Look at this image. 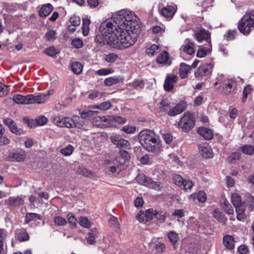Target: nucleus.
I'll return each instance as SVG.
<instances>
[{
  "mask_svg": "<svg viewBox=\"0 0 254 254\" xmlns=\"http://www.w3.org/2000/svg\"><path fill=\"white\" fill-rule=\"evenodd\" d=\"M194 45V44L190 42L189 39H188V41L187 44L184 46H182L183 49V51L190 55H191L194 53V50L193 48V46Z\"/></svg>",
  "mask_w": 254,
  "mask_h": 254,
  "instance_id": "cd10ccee",
  "label": "nucleus"
},
{
  "mask_svg": "<svg viewBox=\"0 0 254 254\" xmlns=\"http://www.w3.org/2000/svg\"><path fill=\"white\" fill-rule=\"evenodd\" d=\"M41 217L40 215L35 213H27L25 215V223L28 224L31 221H36L40 220Z\"/></svg>",
  "mask_w": 254,
  "mask_h": 254,
  "instance_id": "7c9ffc66",
  "label": "nucleus"
},
{
  "mask_svg": "<svg viewBox=\"0 0 254 254\" xmlns=\"http://www.w3.org/2000/svg\"><path fill=\"white\" fill-rule=\"evenodd\" d=\"M118 56L115 54H110L106 56V61L109 63H114L116 61Z\"/></svg>",
  "mask_w": 254,
  "mask_h": 254,
  "instance_id": "774afa93",
  "label": "nucleus"
},
{
  "mask_svg": "<svg viewBox=\"0 0 254 254\" xmlns=\"http://www.w3.org/2000/svg\"><path fill=\"white\" fill-rule=\"evenodd\" d=\"M173 180L176 185L182 187L185 180L180 175H175L173 177Z\"/></svg>",
  "mask_w": 254,
  "mask_h": 254,
  "instance_id": "8fccbe9b",
  "label": "nucleus"
},
{
  "mask_svg": "<svg viewBox=\"0 0 254 254\" xmlns=\"http://www.w3.org/2000/svg\"><path fill=\"white\" fill-rule=\"evenodd\" d=\"M109 222L110 224L114 227L118 228L119 227L118 219L115 216H111L109 218Z\"/></svg>",
  "mask_w": 254,
  "mask_h": 254,
  "instance_id": "052dcab7",
  "label": "nucleus"
},
{
  "mask_svg": "<svg viewBox=\"0 0 254 254\" xmlns=\"http://www.w3.org/2000/svg\"><path fill=\"white\" fill-rule=\"evenodd\" d=\"M199 150L201 156L205 158H210L212 157V152L211 148L207 145H200Z\"/></svg>",
  "mask_w": 254,
  "mask_h": 254,
  "instance_id": "6ab92c4d",
  "label": "nucleus"
},
{
  "mask_svg": "<svg viewBox=\"0 0 254 254\" xmlns=\"http://www.w3.org/2000/svg\"><path fill=\"white\" fill-rule=\"evenodd\" d=\"M56 32L54 30H50L46 33V37L48 40H55L56 38Z\"/></svg>",
  "mask_w": 254,
  "mask_h": 254,
  "instance_id": "338daca9",
  "label": "nucleus"
},
{
  "mask_svg": "<svg viewBox=\"0 0 254 254\" xmlns=\"http://www.w3.org/2000/svg\"><path fill=\"white\" fill-rule=\"evenodd\" d=\"M242 152L247 155L254 154V146L252 145H245L242 147Z\"/></svg>",
  "mask_w": 254,
  "mask_h": 254,
  "instance_id": "f704fd0d",
  "label": "nucleus"
},
{
  "mask_svg": "<svg viewBox=\"0 0 254 254\" xmlns=\"http://www.w3.org/2000/svg\"><path fill=\"white\" fill-rule=\"evenodd\" d=\"M169 107V103L165 100H163L160 103L159 109L161 112L166 111Z\"/></svg>",
  "mask_w": 254,
  "mask_h": 254,
  "instance_id": "603ef678",
  "label": "nucleus"
},
{
  "mask_svg": "<svg viewBox=\"0 0 254 254\" xmlns=\"http://www.w3.org/2000/svg\"><path fill=\"white\" fill-rule=\"evenodd\" d=\"M108 117V116L94 117L93 119V125L97 127L103 126L109 127L108 120H107Z\"/></svg>",
  "mask_w": 254,
  "mask_h": 254,
  "instance_id": "dca6fc26",
  "label": "nucleus"
},
{
  "mask_svg": "<svg viewBox=\"0 0 254 254\" xmlns=\"http://www.w3.org/2000/svg\"><path fill=\"white\" fill-rule=\"evenodd\" d=\"M6 203L7 204L11 207H16L18 206L21 205H23L24 203L23 199L20 196H16V197H9L6 200Z\"/></svg>",
  "mask_w": 254,
  "mask_h": 254,
  "instance_id": "ddd939ff",
  "label": "nucleus"
},
{
  "mask_svg": "<svg viewBox=\"0 0 254 254\" xmlns=\"http://www.w3.org/2000/svg\"><path fill=\"white\" fill-rule=\"evenodd\" d=\"M9 157L12 159V161H16L17 162H20L24 160L25 159L24 154L18 151L11 152Z\"/></svg>",
  "mask_w": 254,
  "mask_h": 254,
  "instance_id": "a878e982",
  "label": "nucleus"
},
{
  "mask_svg": "<svg viewBox=\"0 0 254 254\" xmlns=\"http://www.w3.org/2000/svg\"><path fill=\"white\" fill-rule=\"evenodd\" d=\"M16 238L20 242L28 241L29 236L25 229H18L16 231Z\"/></svg>",
  "mask_w": 254,
  "mask_h": 254,
  "instance_id": "4be33fe9",
  "label": "nucleus"
},
{
  "mask_svg": "<svg viewBox=\"0 0 254 254\" xmlns=\"http://www.w3.org/2000/svg\"><path fill=\"white\" fill-rule=\"evenodd\" d=\"M122 130L127 133H133L136 130V127L134 126H125L123 127Z\"/></svg>",
  "mask_w": 254,
  "mask_h": 254,
  "instance_id": "09e8293b",
  "label": "nucleus"
},
{
  "mask_svg": "<svg viewBox=\"0 0 254 254\" xmlns=\"http://www.w3.org/2000/svg\"><path fill=\"white\" fill-rule=\"evenodd\" d=\"M136 28L133 29L116 27L111 22H104L100 28L103 42L116 47H118L120 43L124 48L129 47L135 43L138 33L141 30L139 25H136Z\"/></svg>",
  "mask_w": 254,
  "mask_h": 254,
  "instance_id": "f257e3e1",
  "label": "nucleus"
},
{
  "mask_svg": "<svg viewBox=\"0 0 254 254\" xmlns=\"http://www.w3.org/2000/svg\"><path fill=\"white\" fill-rule=\"evenodd\" d=\"M223 208L227 214L231 215L234 213L233 208L227 199L224 201Z\"/></svg>",
  "mask_w": 254,
  "mask_h": 254,
  "instance_id": "c9c22d12",
  "label": "nucleus"
},
{
  "mask_svg": "<svg viewBox=\"0 0 254 254\" xmlns=\"http://www.w3.org/2000/svg\"><path fill=\"white\" fill-rule=\"evenodd\" d=\"M107 120H108L109 127L115 126L116 123L123 124L126 122V119L120 116H108Z\"/></svg>",
  "mask_w": 254,
  "mask_h": 254,
  "instance_id": "a211bd4d",
  "label": "nucleus"
},
{
  "mask_svg": "<svg viewBox=\"0 0 254 254\" xmlns=\"http://www.w3.org/2000/svg\"><path fill=\"white\" fill-rule=\"evenodd\" d=\"M213 216L218 221L221 223H225L227 220L224 214L222 212H220L218 209H215L214 210Z\"/></svg>",
  "mask_w": 254,
  "mask_h": 254,
  "instance_id": "c756f323",
  "label": "nucleus"
},
{
  "mask_svg": "<svg viewBox=\"0 0 254 254\" xmlns=\"http://www.w3.org/2000/svg\"><path fill=\"white\" fill-rule=\"evenodd\" d=\"M248 198V199L247 200V202H244V204L246 203L251 210H253L254 209V197L252 195H250Z\"/></svg>",
  "mask_w": 254,
  "mask_h": 254,
  "instance_id": "6e6d98bb",
  "label": "nucleus"
},
{
  "mask_svg": "<svg viewBox=\"0 0 254 254\" xmlns=\"http://www.w3.org/2000/svg\"><path fill=\"white\" fill-rule=\"evenodd\" d=\"M104 93L99 92L98 91L94 90L90 92L88 95V98L91 99H94L96 97L101 98L103 96Z\"/></svg>",
  "mask_w": 254,
  "mask_h": 254,
  "instance_id": "5fc2aeb1",
  "label": "nucleus"
},
{
  "mask_svg": "<svg viewBox=\"0 0 254 254\" xmlns=\"http://www.w3.org/2000/svg\"><path fill=\"white\" fill-rule=\"evenodd\" d=\"M210 33L207 30L202 28L199 31L195 32L194 37L199 42L205 41L207 42L210 41Z\"/></svg>",
  "mask_w": 254,
  "mask_h": 254,
  "instance_id": "6e6552de",
  "label": "nucleus"
},
{
  "mask_svg": "<svg viewBox=\"0 0 254 254\" xmlns=\"http://www.w3.org/2000/svg\"><path fill=\"white\" fill-rule=\"evenodd\" d=\"M168 237L174 245L175 244L178 240V235L174 231L169 232L168 235Z\"/></svg>",
  "mask_w": 254,
  "mask_h": 254,
  "instance_id": "a18cd8bd",
  "label": "nucleus"
},
{
  "mask_svg": "<svg viewBox=\"0 0 254 254\" xmlns=\"http://www.w3.org/2000/svg\"><path fill=\"white\" fill-rule=\"evenodd\" d=\"M54 221L57 226H64L67 223L66 219L61 216H56Z\"/></svg>",
  "mask_w": 254,
  "mask_h": 254,
  "instance_id": "79ce46f5",
  "label": "nucleus"
},
{
  "mask_svg": "<svg viewBox=\"0 0 254 254\" xmlns=\"http://www.w3.org/2000/svg\"><path fill=\"white\" fill-rule=\"evenodd\" d=\"M47 119L44 116H41L36 119V122L38 126H43L47 124Z\"/></svg>",
  "mask_w": 254,
  "mask_h": 254,
  "instance_id": "e2e57ef3",
  "label": "nucleus"
},
{
  "mask_svg": "<svg viewBox=\"0 0 254 254\" xmlns=\"http://www.w3.org/2000/svg\"><path fill=\"white\" fill-rule=\"evenodd\" d=\"M73 150L74 148L73 146L69 144L64 148L62 149L60 152L64 156H67L70 155L72 153Z\"/></svg>",
  "mask_w": 254,
  "mask_h": 254,
  "instance_id": "58836bf2",
  "label": "nucleus"
},
{
  "mask_svg": "<svg viewBox=\"0 0 254 254\" xmlns=\"http://www.w3.org/2000/svg\"><path fill=\"white\" fill-rule=\"evenodd\" d=\"M83 69L82 64L77 62H74L71 64V70L76 74H80Z\"/></svg>",
  "mask_w": 254,
  "mask_h": 254,
  "instance_id": "2f4dec72",
  "label": "nucleus"
},
{
  "mask_svg": "<svg viewBox=\"0 0 254 254\" xmlns=\"http://www.w3.org/2000/svg\"><path fill=\"white\" fill-rule=\"evenodd\" d=\"M237 33L236 30H229L226 35H224V37L227 40H232L235 38V36Z\"/></svg>",
  "mask_w": 254,
  "mask_h": 254,
  "instance_id": "3c124183",
  "label": "nucleus"
},
{
  "mask_svg": "<svg viewBox=\"0 0 254 254\" xmlns=\"http://www.w3.org/2000/svg\"><path fill=\"white\" fill-rule=\"evenodd\" d=\"M3 124L8 127L10 131L11 129L14 127V125L16 124L15 122L10 118H6L3 120Z\"/></svg>",
  "mask_w": 254,
  "mask_h": 254,
  "instance_id": "37998d69",
  "label": "nucleus"
},
{
  "mask_svg": "<svg viewBox=\"0 0 254 254\" xmlns=\"http://www.w3.org/2000/svg\"><path fill=\"white\" fill-rule=\"evenodd\" d=\"M64 117L62 116H54L52 117V122L56 126L59 127H63Z\"/></svg>",
  "mask_w": 254,
  "mask_h": 254,
  "instance_id": "ea45409f",
  "label": "nucleus"
},
{
  "mask_svg": "<svg viewBox=\"0 0 254 254\" xmlns=\"http://www.w3.org/2000/svg\"><path fill=\"white\" fill-rule=\"evenodd\" d=\"M79 224L86 228H88L90 227L91 223L88 219L86 217L81 216L79 219Z\"/></svg>",
  "mask_w": 254,
  "mask_h": 254,
  "instance_id": "a19ab883",
  "label": "nucleus"
},
{
  "mask_svg": "<svg viewBox=\"0 0 254 254\" xmlns=\"http://www.w3.org/2000/svg\"><path fill=\"white\" fill-rule=\"evenodd\" d=\"M212 66L211 64H205L198 67L194 74L196 77L203 76L211 73Z\"/></svg>",
  "mask_w": 254,
  "mask_h": 254,
  "instance_id": "9d476101",
  "label": "nucleus"
},
{
  "mask_svg": "<svg viewBox=\"0 0 254 254\" xmlns=\"http://www.w3.org/2000/svg\"><path fill=\"white\" fill-rule=\"evenodd\" d=\"M252 90L253 88L251 85H248L244 88L242 98L243 102H245L247 100L248 95L252 92Z\"/></svg>",
  "mask_w": 254,
  "mask_h": 254,
  "instance_id": "49530a36",
  "label": "nucleus"
},
{
  "mask_svg": "<svg viewBox=\"0 0 254 254\" xmlns=\"http://www.w3.org/2000/svg\"><path fill=\"white\" fill-rule=\"evenodd\" d=\"M191 69V67L185 63H181L180 65V75L182 78H186L188 76V73Z\"/></svg>",
  "mask_w": 254,
  "mask_h": 254,
  "instance_id": "393cba45",
  "label": "nucleus"
},
{
  "mask_svg": "<svg viewBox=\"0 0 254 254\" xmlns=\"http://www.w3.org/2000/svg\"><path fill=\"white\" fill-rule=\"evenodd\" d=\"M234 238L231 235H226L223 238V244L227 249L231 250L235 247Z\"/></svg>",
  "mask_w": 254,
  "mask_h": 254,
  "instance_id": "aec40b11",
  "label": "nucleus"
},
{
  "mask_svg": "<svg viewBox=\"0 0 254 254\" xmlns=\"http://www.w3.org/2000/svg\"><path fill=\"white\" fill-rule=\"evenodd\" d=\"M112 143L118 148H128L129 142L126 139L123 138L119 134L113 133L110 137Z\"/></svg>",
  "mask_w": 254,
  "mask_h": 254,
  "instance_id": "0eeeda50",
  "label": "nucleus"
},
{
  "mask_svg": "<svg viewBox=\"0 0 254 254\" xmlns=\"http://www.w3.org/2000/svg\"><path fill=\"white\" fill-rule=\"evenodd\" d=\"M98 235V231L96 228L91 229L88 233V236L86 238L87 242L90 245L96 243V238Z\"/></svg>",
  "mask_w": 254,
  "mask_h": 254,
  "instance_id": "b1692460",
  "label": "nucleus"
},
{
  "mask_svg": "<svg viewBox=\"0 0 254 254\" xmlns=\"http://www.w3.org/2000/svg\"><path fill=\"white\" fill-rule=\"evenodd\" d=\"M238 27L243 34H250L254 30V11L247 12L239 21Z\"/></svg>",
  "mask_w": 254,
  "mask_h": 254,
  "instance_id": "20e7f679",
  "label": "nucleus"
},
{
  "mask_svg": "<svg viewBox=\"0 0 254 254\" xmlns=\"http://www.w3.org/2000/svg\"><path fill=\"white\" fill-rule=\"evenodd\" d=\"M178 78V76L175 74H168L164 82V89L168 92L171 91L174 88V83L177 82Z\"/></svg>",
  "mask_w": 254,
  "mask_h": 254,
  "instance_id": "1a4fd4ad",
  "label": "nucleus"
},
{
  "mask_svg": "<svg viewBox=\"0 0 254 254\" xmlns=\"http://www.w3.org/2000/svg\"><path fill=\"white\" fill-rule=\"evenodd\" d=\"M136 179L137 181L142 185L156 190L160 189V183L153 181L151 178L143 174L138 175Z\"/></svg>",
  "mask_w": 254,
  "mask_h": 254,
  "instance_id": "423d86ee",
  "label": "nucleus"
},
{
  "mask_svg": "<svg viewBox=\"0 0 254 254\" xmlns=\"http://www.w3.org/2000/svg\"><path fill=\"white\" fill-rule=\"evenodd\" d=\"M144 215L145 218L146 223L153 219L155 216L158 218V216H157L158 213L156 211H154L153 209L147 210L145 212H144Z\"/></svg>",
  "mask_w": 254,
  "mask_h": 254,
  "instance_id": "c85d7f7f",
  "label": "nucleus"
},
{
  "mask_svg": "<svg viewBox=\"0 0 254 254\" xmlns=\"http://www.w3.org/2000/svg\"><path fill=\"white\" fill-rule=\"evenodd\" d=\"M72 117L71 118L64 117L63 120V127L73 128Z\"/></svg>",
  "mask_w": 254,
  "mask_h": 254,
  "instance_id": "c03bdc74",
  "label": "nucleus"
},
{
  "mask_svg": "<svg viewBox=\"0 0 254 254\" xmlns=\"http://www.w3.org/2000/svg\"><path fill=\"white\" fill-rule=\"evenodd\" d=\"M73 127H76L79 129H85V121L81 117L78 116H72Z\"/></svg>",
  "mask_w": 254,
  "mask_h": 254,
  "instance_id": "412c9836",
  "label": "nucleus"
},
{
  "mask_svg": "<svg viewBox=\"0 0 254 254\" xmlns=\"http://www.w3.org/2000/svg\"><path fill=\"white\" fill-rule=\"evenodd\" d=\"M138 139L147 151L154 153L157 151L158 139L153 131L148 129L141 131L138 134Z\"/></svg>",
  "mask_w": 254,
  "mask_h": 254,
  "instance_id": "f03ea898",
  "label": "nucleus"
},
{
  "mask_svg": "<svg viewBox=\"0 0 254 254\" xmlns=\"http://www.w3.org/2000/svg\"><path fill=\"white\" fill-rule=\"evenodd\" d=\"M33 95L29 94L26 96H23L24 104H33Z\"/></svg>",
  "mask_w": 254,
  "mask_h": 254,
  "instance_id": "13d9d810",
  "label": "nucleus"
},
{
  "mask_svg": "<svg viewBox=\"0 0 254 254\" xmlns=\"http://www.w3.org/2000/svg\"><path fill=\"white\" fill-rule=\"evenodd\" d=\"M193 183L190 180H185L181 187H183V189L186 190H190L193 186Z\"/></svg>",
  "mask_w": 254,
  "mask_h": 254,
  "instance_id": "864d4df0",
  "label": "nucleus"
},
{
  "mask_svg": "<svg viewBox=\"0 0 254 254\" xmlns=\"http://www.w3.org/2000/svg\"><path fill=\"white\" fill-rule=\"evenodd\" d=\"M159 51V47L155 44H153L146 50V53L149 55L153 56L158 53Z\"/></svg>",
  "mask_w": 254,
  "mask_h": 254,
  "instance_id": "e433bc0d",
  "label": "nucleus"
},
{
  "mask_svg": "<svg viewBox=\"0 0 254 254\" xmlns=\"http://www.w3.org/2000/svg\"><path fill=\"white\" fill-rule=\"evenodd\" d=\"M232 202L235 207L243 205L242 203L241 196L237 193L232 195Z\"/></svg>",
  "mask_w": 254,
  "mask_h": 254,
  "instance_id": "72a5a7b5",
  "label": "nucleus"
},
{
  "mask_svg": "<svg viewBox=\"0 0 254 254\" xmlns=\"http://www.w3.org/2000/svg\"><path fill=\"white\" fill-rule=\"evenodd\" d=\"M53 7L50 4L47 3L44 4L39 10V15L41 17H46L51 13L53 10Z\"/></svg>",
  "mask_w": 254,
  "mask_h": 254,
  "instance_id": "5701e85b",
  "label": "nucleus"
},
{
  "mask_svg": "<svg viewBox=\"0 0 254 254\" xmlns=\"http://www.w3.org/2000/svg\"><path fill=\"white\" fill-rule=\"evenodd\" d=\"M197 132L206 140L211 139L213 136L212 130L206 127H199L197 130Z\"/></svg>",
  "mask_w": 254,
  "mask_h": 254,
  "instance_id": "4468645a",
  "label": "nucleus"
},
{
  "mask_svg": "<svg viewBox=\"0 0 254 254\" xmlns=\"http://www.w3.org/2000/svg\"><path fill=\"white\" fill-rule=\"evenodd\" d=\"M236 84V82L232 80L228 79L224 81L221 86L222 88V91L225 95L229 94L233 90V87Z\"/></svg>",
  "mask_w": 254,
  "mask_h": 254,
  "instance_id": "9b49d317",
  "label": "nucleus"
},
{
  "mask_svg": "<svg viewBox=\"0 0 254 254\" xmlns=\"http://www.w3.org/2000/svg\"><path fill=\"white\" fill-rule=\"evenodd\" d=\"M10 143V139L3 134L0 135V146H3L8 144Z\"/></svg>",
  "mask_w": 254,
  "mask_h": 254,
  "instance_id": "bf43d9fd",
  "label": "nucleus"
},
{
  "mask_svg": "<svg viewBox=\"0 0 254 254\" xmlns=\"http://www.w3.org/2000/svg\"><path fill=\"white\" fill-rule=\"evenodd\" d=\"M186 108V104L184 102L178 104L175 107L171 109L168 112V115L173 117L182 113Z\"/></svg>",
  "mask_w": 254,
  "mask_h": 254,
  "instance_id": "f8f14e48",
  "label": "nucleus"
},
{
  "mask_svg": "<svg viewBox=\"0 0 254 254\" xmlns=\"http://www.w3.org/2000/svg\"><path fill=\"white\" fill-rule=\"evenodd\" d=\"M121 81L120 76H114L106 78L104 80V84L108 86L119 83Z\"/></svg>",
  "mask_w": 254,
  "mask_h": 254,
  "instance_id": "bb28decb",
  "label": "nucleus"
},
{
  "mask_svg": "<svg viewBox=\"0 0 254 254\" xmlns=\"http://www.w3.org/2000/svg\"><path fill=\"white\" fill-rule=\"evenodd\" d=\"M10 131L12 133L15 134L16 135L24 134L25 133L22 128L18 127L16 124L14 125V127L11 129Z\"/></svg>",
  "mask_w": 254,
  "mask_h": 254,
  "instance_id": "de8ad7c7",
  "label": "nucleus"
},
{
  "mask_svg": "<svg viewBox=\"0 0 254 254\" xmlns=\"http://www.w3.org/2000/svg\"><path fill=\"white\" fill-rule=\"evenodd\" d=\"M23 122L29 127L32 128L35 127V123L33 119H29L28 118L25 117L23 118Z\"/></svg>",
  "mask_w": 254,
  "mask_h": 254,
  "instance_id": "4d7b16f0",
  "label": "nucleus"
},
{
  "mask_svg": "<svg viewBox=\"0 0 254 254\" xmlns=\"http://www.w3.org/2000/svg\"><path fill=\"white\" fill-rule=\"evenodd\" d=\"M195 119L193 116L189 112L185 113L178 123V127L185 132H189L194 126Z\"/></svg>",
  "mask_w": 254,
  "mask_h": 254,
  "instance_id": "39448f33",
  "label": "nucleus"
},
{
  "mask_svg": "<svg viewBox=\"0 0 254 254\" xmlns=\"http://www.w3.org/2000/svg\"><path fill=\"white\" fill-rule=\"evenodd\" d=\"M135 18L136 17L132 12L124 10H121L115 18V22L117 24L116 27L136 28L137 26L133 22V20H135Z\"/></svg>",
  "mask_w": 254,
  "mask_h": 254,
  "instance_id": "7ed1b4c3",
  "label": "nucleus"
},
{
  "mask_svg": "<svg viewBox=\"0 0 254 254\" xmlns=\"http://www.w3.org/2000/svg\"><path fill=\"white\" fill-rule=\"evenodd\" d=\"M157 62L163 64H171V61L169 59V54L166 51H162L157 58Z\"/></svg>",
  "mask_w": 254,
  "mask_h": 254,
  "instance_id": "f3484780",
  "label": "nucleus"
},
{
  "mask_svg": "<svg viewBox=\"0 0 254 254\" xmlns=\"http://www.w3.org/2000/svg\"><path fill=\"white\" fill-rule=\"evenodd\" d=\"M111 104L110 102H104L97 106V108L100 110H106L110 108Z\"/></svg>",
  "mask_w": 254,
  "mask_h": 254,
  "instance_id": "680f3d73",
  "label": "nucleus"
},
{
  "mask_svg": "<svg viewBox=\"0 0 254 254\" xmlns=\"http://www.w3.org/2000/svg\"><path fill=\"white\" fill-rule=\"evenodd\" d=\"M48 99V95L46 94H40L38 95H33V103L41 104L44 103Z\"/></svg>",
  "mask_w": 254,
  "mask_h": 254,
  "instance_id": "473e14b6",
  "label": "nucleus"
},
{
  "mask_svg": "<svg viewBox=\"0 0 254 254\" xmlns=\"http://www.w3.org/2000/svg\"><path fill=\"white\" fill-rule=\"evenodd\" d=\"M43 53L51 57H55L58 54L57 50L54 47H50L46 48L43 51Z\"/></svg>",
  "mask_w": 254,
  "mask_h": 254,
  "instance_id": "4c0bfd02",
  "label": "nucleus"
},
{
  "mask_svg": "<svg viewBox=\"0 0 254 254\" xmlns=\"http://www.w3.org/2000/svg\"><path fill=\"white\" fill-rule=\"evenodd\" d=\"M209 50L207 48H201L199 49L196 54V56L199 58H203L208 53Z\"/></svg>",
  "mask_w": 254,
  "mask_h": 254,
  "instance_id": "0e129e2a",
  "label": "nucleus"
},
{
  "mask_svg": "<svg viewBox=\"0 0 254 254\" xmlns=\"http://www.w3.org/2000/svg\"><path fill=\"white\" fill-rule=\"evenodd\" d=\"M176 12V8L172 5H167L161 9V14L167 18H171L173 16Z\"/></svg>",
  "mask_w": 254,
  "mask_h": 254,
  "instance_id": "2eb2a0df",
  "label": "nucleus"
},
{
  "mask_svg": "<svg viewBox=\"0 0 254 254\" xmlns=\"http://www.w3.org/2000/svg\"><path fill=\"white\" fill-rule=\"evenodd\" d=\"M71 44L76 48H80L82 47L83 42L80 39L76 38L72 41Z\"/></svg>",
  "mask_w": 254,
  "mask_h": 254,
  "instance_id": "69168bd1",
  "label": "nucleus"
}]
</instances>
